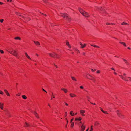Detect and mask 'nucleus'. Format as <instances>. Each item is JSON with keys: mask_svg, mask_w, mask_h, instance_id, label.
Here are the masks:
<instances>
[{"mask_svg": "<svg viewBox=\"0 0 131 131\" xmlns=\"http://www.w3.org/2000/svg\"><path fill=\"white\" fill-rule=\"evenodd\" d=\"M116 112L117 115L118 117L121 118H123L124 117V115L122 114L121 112L119 110H117Z\"/></svg>", "mask_w": 131, "mask_h": 131, "instance_id": "5", "label": "nucleus"}, {"mask_svg": "<svg viewBox=\"0 0 131 131\" xmlns=\"http://www.w3.org/2000/svg\"><path fill=\"white\" fill-rule=\"evenodd\" d=\"M34 114L35 116L36 117L38 118H39V117L37 115V113L35 112H34L33 113Z\"/></svg>", "mask_w": 131, "mask_h": 131, "instance_id": "11", "label": "nucleus"}, {"mask_svg": "<svg viewBox=\"0 0 131 131\" xmlns=\"http://www.w3.org/2000/svg\"><path fill=\"white\" fill-rule=\"evenodd\" d=\"M73 119H74L73 118L71 119V121H70L71 123H72V121L73 120Z\"/></svg>", "mask_w": 131, "mask_h": 131, "instance_id": "42", "label": "nucleus"}, {"mask_svg": "<svg viewBox=\"0 0 131 131\" xmlns=\"http://www.w3.org/2000/svg\"><path fill=\"white\" fill-rule=\"evenodd\" d=\"M71 77L72 78V80H73L75 81H76V79L74 77H72V76H71Z\"/></svg>", "mask_w": 131, "mask_h": 131, "instance_id": "30", "label": "nucleus"}, {"mask_svg": "<svg viewBox=\"0 0 131 131\" xmlns=\"http://www.w3.org/2000/svg\"><path fill=\"white\" fill-rule=\"evenodd\" d=\"M68 46V47L70 48L71 47V46L70 45H69V46Z\"/></svg>", "mask_w": 131, "mask_h": 131, "instance_id": "50", "label": "nucleus"}, {"mask_svg": "<svg viewBox=\"0 0 131 131\" xmlns=\"http://www.w3.org/2000/svg\"><path fill=\"white\" fill-rule=\"evenodd\" d=\"M8 52L11 54L15 56L16 57L17 56V53L15 50H13V49L11 50H10V51Z\"/></svg>", "mask_w": 131, "mask_h": 131, "instance_id": "3", "label": "nucleus"}, {"mask_svg": "<svg viewBox=\"0 0 131 131\" xmlns=\"http://www.w3.org/2000/svg\"><path fill=\"white\" fill-rule=\"evenodd\" d=\"M76 50L78 52H80L77 49V50Z\"/></svg>", "mask_w": 131, "mask_h": 131, "instance_id": "51", "label": "nucleus"}, {"mask_svg": "<svg viewBox=\"0 0 131 131\" xmlns=\"http://www.w3.org/2000/svg\"><path fill=\"white\" fill-rule=\"evenodd\" d=\"M93 130L92 126H91V130L89 131H92Z\"/></svg>", "mask_w": 131, "mask_h": 131, "instance_id": "34", "label": "nucleus"}, {"mask_svg": "<svg viewBox=\"0 0 131 131\" xmlns=\"http://www.w3.org/2000/svg\"><path fill=\"white\" fill-rule=\"evenodd\" d=\"M97 73H99L100 72V71L99 70H98L97 71Z\"/></svg>", "mask_w": 131, "mask_h": 131, "instance_id": "46", "label": "nucleus"}, {"mask_svg": "<svg viewBox=\"0 0 131 131\" xmlns=\"http://www.w3.org/2000/svg\"><path fill=\"white\" fill-rule=\"evenodd\" d=\"M111 69L113 70H114V71H115V70L113 68H111Z\"/></svg>", "mask_w": 131, "mask_h": 131, "instance_id": "43", "label": "nucleus"}, {"mask_svg": "<svg viewBox=\"0 0 131 131\" xmlns=\"http://www.w3.org/2000/svg\"><path fill=\"white\" fill-rule=\"evenodd\" d=\"M16 14L17 15H18V16H19L20 17H21L22 18H25V17H24V16H22L21 15L18 14L17 13H16Z\"/></svg>", "mask_w": 131, "mask_h": 131, "instance_id": "16", "label": "nucleus"}, {"mask_svg": "<svg viewBox=\"0 0 131 131\" xmlns=\"http://www.w3.org/2000/svg\"><path fill=\"white\" fill-rule=\"evenodd\" d=\"M100 108L101 111L103 113H106L108 114V113H107V112L106 111H103L102 109L100 107Z\"/></svg>", "mask_w": 131, "mask_h": 131, "instance_id": "22", "label": "nucleus"}, {"mask_svg": "<svg viewBox=\"0 0 131 131\" xmlns=\"http://www.w3.org/2000/svg\"><path fill=\"white\" fill-rule=\"evenodd\" d=\"M22 97L23 99H26L27 98L26 96L25 95H23L22 96Z\"/></svg>", "mask_w": 131, "mask_h": 131, "instance_id": "27", "label": "nucleus"}, {"mask_svg": "<svg viewBox=\"0 0 131 131\" xmlns=\"http://www.w3.org/2000/svg\"><path fill=\"white\" fill-rule=\"evenodd\" d=\"M14 39H16V40H17V39H18V40H21V38L20 37H15Z\"/></svg>", "mask_w": 131, "mask_h": 131, "instance_id": "24", "label": "nucleus"}, {"mask_svg": "<svg viewBox=\"0 0 131 131\" xmlns=\"http://www.w3.org/2000/svg\"><path fill=\"white\" fill-rule=\"evenodd\" d=\"M129 78V80L131 81V77H128Z\"/></svg>", "mask_w": 131, "mask_h": 131, "instance_id": "52", "label": "nucleus"}, {"mask_svg": "<svg viewBox=\"0 0 131 131\" xmlns=\"http://www.w3.org/2000/svg\"><path fill=\"white\" fill-rule=\"evenodd\" d=\"M97 9L99 10H100L101 11H104V9L101 7H97Z\"/></svg>", "mask_w": 131, "mask_h": 131, "instance_id": "13", "label": "nucleus"}, {"mask_svg": "<svg viewBox=\"0 0 131 131\" xmlns=\"http://www.w3.org/2000/svg\"><path fill=\"white\" fill-rule=\"evenodd\" d=\"M114 73L115 74V75H116L117 74V73H115V72H114Z\"/></svg>", "mask_w": 131, "mask_h": 131, "instance_id": "62", "label": "nucleus"}, {"mask_svg": "<svg viewBox=\"0 0 131 131\" xmlns=\"http://www.w3.org/2000/svg\"><path fill=\"white\" fill-rule=\"evenodd\" d=\"M65 104H66V106H68V104L67 103H66V102H65Z\"/></svg>", "mask_w": 131, "mask_h": 131, "instance_id": "49", "label": "nucleus"}, {"mask_svg": "<svg viewBox=\"0 0 131 131\" xmlns=\"http://www.w3.org/2000/svg\"><path fill=\"white\" fill-rule=\"evenodd\" d=\"M0 94H3V92H2L1 91H0Z\"/></svg>", "mask_w": 131, "mask_h": 131, "instance_id": "36", "label": "nucleus"}, {"mask_svg": "<svg viewBox=\"0 0 131 131\" xmlns=\"http://www.w3.org/2000/svg\"><path fill=\"white\" fill-rule=\"evenodd\" d=\"M73 112V111H71L70 112V114L72 116H73L74 115V113H73V114L72 113Z\"/></svg>", "mask_w": 131, "mask_h": 131, "instance_id": "20", "label": "nucleus"}, {"mask_svg": "<svg viewBox=\"0 0 131 131\" xmlns=\"http://www.w3.org/2000/svg\"><path fill=\"white\" fill-rule=\"evenodd\" d=\"M88 75H89V76H90V77H91V76L89 74H87L86 75V77H87V78H88V79H90V78H89V77H88Z\"/></svg>", "mask_w": 131, "mask_h": 131, "instance_id": "32", "label": "nucleus"}, {"mask_svg": "<svg viewBox=\"0 0 131 131\" xmlns=\"http://www.w3.org/2000/svg\"><path fill=\"white\" fill-rule=\"evenodd\" d=\"M67 112H65V115H66V116L67 115Z\"/></svg>", "mask_w": 131, "mask_h": 131, "instance_id": "54", "label": "nucleus"}, {"mask_svg": "<svg viewBox=\"0 0 131 131\" xmlns=\"http://www.w3.org/2000/svg\"><path fill=\"white\" fill-rule=\"evenodd\" d=\"M106 24L107 25H110V23H106Z\"/></svg>", "mask_w": 131, "mask_h": 131, "instance_id": "45", "label": "nucleus"}, {"mask_svg": "<svg viewBox=\"0 0 131 131\" xmlns=\"http://www.w3.org/2000/svg\"><path fill=\"white\" fill-rule=\"evenodd\" d=\"M80 88L81 89H83V87L82 86H80Z\"/></svg>", "mask_w": 131, "mask_h": 131, "instance_id": "41", "label": "nucleus"}, {"mask_svg": "<svg viewBox=\"0 0 131 131\" xmlns=\"http://www.w3.org/2000/svg\"><path fill=\"white\" fill-rule=\"evenodd\" d=\"M42 90L44 91L47 92L43 88H42Z\"/></svg>", "mask_w": 131, "mask_h": 131, "instance_id": "44", "label": "nucleus"}, {"mask_svg": "<svg viewBox=\"0 0 131 131\" xmlns=\"http://www.w3.org/2000/svg\"><path fill=\"white\" fill-rule=\"evenodd\" d=\"M83 124H82V126H84L83 125Z\"/></svg>", "mask_w": 131, "mask_h": 131, "instance_id": "59", "label": "nucleus"}, {"mask_svg": "<svg viewBox=\"0 0 131 131\" xmlns=\"http://www.w3.org/2000/svg\"><path fill=\"white\" fill-rule=\"evenodd\" d=\"M42 14L43 15H44L45 16H46V15H45V14H43V13H42Z\"/></svg>", "mask_w": 131, "mask_h": 131, "instance_id": "57", "label": "nucleus"}, {"mask_svg": "<svg viewBox=\"0 0 131 131\" xmlns=\"http://www.w3.org/2000/svg\"><path fill=\"white\" fill-rule=\"evenodd\" d=\"M49 55L51 57H53L54 58H59L58 55L57 54L55 53L54 52H53V53H49Z\"/></svg>", "mask_w": 131, "mask_h": 131, "instance_id": "4", "label": "nucleus"}, {"mask_svg": "<svg viewBox=\"0 0 131 131\" xmlns=\"http://www.w3.org/2000/svg\"><path fill=\"white\" fill-rule=\"evenodd\" d=\"M61 16L64 18L66 17L67 21H70L71 20L70 17H69L66 13H63L61 14Z\"/></svg>", "mask_w": 131, "mask_h": 131, "instance_id": "2", "label": "nucleus"}, {"mask_svg": "<svg viewBox=\"0 0 131 131\" xmlns=\"http://www.w3.org/2000/svg\"><path fill=\"white\" fill-rule=\"evenodd\" d=\"M66 45L68 46H69V42H66Z\"/></svg>", "mask_w": 131, "mask_h": 131, "instance_id": "38", "label": "nucleus"}, {"mask_svg": "<svg viewBox=\"0 0 131 131\" xmlns=\"http://www.w3.org/2000/svg\"><path fill=\"white\" fill-rule=\"evenodd\" d=\"M0 52L1 53H4V51L3 50H0Z\"/></svg>", "mask_w": 131, "mask_h": 131, "instance_id": "35", "label": "nucleus"}, {"mask_svg": "<svg viewBox=\"0 0 131 131\" xmlns=\"http://www.w3.org/2000/svg\"><path fill=\"white\" fill-rule=\"evenodd\" d=\"M89 130V128H88L86 130V131H88Z\"/></svg>", "mask_w": 131, "mask_h": 131, "instance_id": "61", "label": "nucleus"}, {"mask_svg": "<svg viewBox=\"0 0 131 131\" xmlns=\"http://www.w3.org/2000/svg\"><path fill=\"white\" fill-rule=\"evenodd\" d=\"M91 46H93L95 47H97V48H99L100 47L99 46H96V45H91Z\"/></svg>", "mask_w": 131, "mask_h": 131, "instance_id": "25", "label": "nucleus"}, {"mask_svg": "<svg viewBox=\"0 0 131 131\" xmlns=\"http://www.w3.org/2000/svg\"><path fill=\"white\" fill-rule=\"evenodd\" d=\"M91 70L92 71H94V70H93V69H91Z\"/></svg>", "mask_w": 131, "mask_h": 131, "instance_id": "53", "label": "nucleus"}, {"mask_svg": "<svg viewBox=\"0 0 131 131\" xmlns=\"http://www.w3.org/2000/svg\"><path fill=\"white\" fill-rule=\"evenodd\" d=\"M4 91L7 96H10V94L6 90H4Z\"/></svg>", "mask_w": 131, "mask_h": 131, "instance_id": "9", "label": "nucleus"}, {"mask_svg": "<svg viewBox=\"0 0 131 131\" xmlns=\"http://www.w3.org/2000/svg\"><path fill=\"white\" fill-rule=\"evenodd\" d=\"M30 126V125L27 123L25 122L24 124V126L25 127H28Z\"/></svg>", "mask_w": 131, "mask_h": 131, "instance_id": "7", "label": "nucleus"}, {"mask_svg": "<svg viewBox=\"0 0 131 131\" xmlns=\"http://www.w3.org/2000/svg\"><path fill=\"white\" fill-rule=\"evenodd\" d=\"M25 56L27 58L31 60V58H30V57L27 54V53H25Z\"/></svg>", "mask_w": 131, "mask_h": 131, "instance_id": "18", "label": "nucleus"}, {"mask_svg": "<svg viewBox=\"0 0 131 131\" xmlns=\"http://www.w3.org/2000/svg\"><path fill=\"white\" fill-rule=\"evenodd\" d=\"M128 49H130V48H129V47H128Z\"/></svg>", "mask_w": 131, "mask_h": 131, "instance_id": "60", "label": "nucleus"}, {"mask_svg": "<svg viewBox=\"0 0 131 131\" xmlns=\"http://www.w3.org/2000/svg\"><path fill=\"white\" fill-rule=\"evenodd\" d=\"M16 95L18 96H20V94L19 93L18 94H16Z\"/></svg>", "mask_w": 131, "mask_h": 131, "instance_id": "39", "label": "nucleus"}, {"mask_svg": "<svg viewBox=\"0 0 131 131\" xmlns=\"http://www.w3.org/2000/svg\"><path fill=\"white\" fill-rule=\"evenodd\" d=\"M54 64V65L56 66V67H57V66L55 64Z\"/></svg>", "mask_w": 131, "mask_h": 131, "instance_id": "56", "label": "nucleus"}, {"mask_svg": "<svg viewBox=\"0 0 131 131\" xmlns=\"http://www.w3.org/2000/svg\"><path fill=\"white\" fill-rule=\"evenodd\" d=\"M80 44L81 46V48H84L86 45V44H84V45L82 44L81 43H80Z\"/></svg>", "mask_w": 131, "mask_h": 131, "instance_id": "8", "label": "nucleus"}, {"mask_svg": "<svg viewBox=\"0 0 131 131\" xmlns=\"http://www.w3.org/2000/svg\"><path fill=\"white\" fill-rule=\"evenodd\" d=\"M83 54L84 55H85V53H84V52H83Z\"/></svg>", "mask_w": 131, "mask_h": 131, "instance_id": "58", "label": "nucleus"}, {"mask_svg": "<svg viewBox=\"0 0 131 131\" xmlns=\"http://www.w3.org/2000/svg\"><path fill=\"white\" fill-rule=\"evenodd\" d=\"M52 95H53V92H52Z\"/></svg>", "mask_w": 131, "mask_h": 131, "instance_id": "63", "label": "nucleus"}, {"mask_svg": "<svg viewBox=\"0 0 131 131\" xmlns=\"http://www.w3.org/2000/svg\"><path fill=\"white\" fill-rule=\"evenodd\" d=\"M3 20H4L3 19L0 20V21L1 23H2L3 22Z\"/></svg>", "mask_w": 131, "mask_h": 131, "instance_id": "40", "label": "nucleus"}, {"mask_svg": "<svg viewBox=\"0 0 131 131\" xmlns=\"http://www.w3.org/2000/svg\"><path fill=\"white\" fill-rule=\"evenodd\" d=\"M4 104H2L1 105H0V108L1 109H3V105Z\"/></svg>", "mask_w": 131, "mask_h": 131, "instance_id": "28", "label": "nucleus"}, {"mask_svg": "<svg viewBox=\"0 0 131 131\" xmlns=\"http://www.w3.org/2000/svg\"><path fill=\"white\" fill-rule=\"evenodd\" d=\"M85 128V126H81V129L80 131H84Z\"/></svg>", "mask_w": 131, "mask_h": 131, "instance_id": "10", "label": "nucleus"}, {"mask_svg": "<svg viewBox=\"0 0 131 131\" xmlns=\"http://www.w3.org/2000/svg\"><path fill=\"white\" fill-rule=\"evenodd\" d=\"M79 10L80 12L84 17H89V15L88 13L83 10L81 8H79Z\"/></svg>", "mask_w": 131, "mask_h": 131, "instance_id": "1", "label": "nucleus"}, {"mask_svg": "<svg viewBox=\"0 0 131 131\" xmlns=\"http://www.w3.org/2000/svg\"><path fill=\"white\" fill-rule=\"evenodd\" d=\"M85 112V111L84 110H80V113L83 116H84L85 115L84 114V113Z\"/></svg>", "mask_w": 131, "mask_h": 131, "instance_id": "6", "label": "nucleus"}, {"mask_svg": "<svg viewBox=\"0 0 131 131\" xmlns=\"http://www.w3.org/2000/svg\"><path fill=\"white\" fill-rule=\"evenodd\" d=\"M70 95L72 97H75L76 96V95H75L72 93H70Z\"/></svg>", "mask_w": 131, "mask_h": 131, "instance_id": "14", "label": "nucleus"}, {"mask_svg": "<svg viewBox=\"0 0 131 131\" xmlns=\"http://www.w3.org/2000/svg\"><path fill=\"white\" fill-rule=\"evenodd\" d=\"M119 43L123 45H124L125 46H126V44L124 42H120Z\"/></svg>", "mask_w": 131, "mask_h": 131, "instance_id": "21", "label": "nucleus"}, {"mask_svg": "<svg viewBox=\"0 0 131 131\" xmlns=\"http://www.w3.org/2000/svg\"><path fill=\"white\" fill-rule=\"evenodd\" d=\"M86 97L88 99V100L89 101V99H90V98L88 96H86Z\"/></svg>", "mask_w": 131, "mask_h": 131, "instance_id": "37", "label": "nucleus"}, {"mask_svg": "<svg viewBox=\"0 0 131 131\" xmlns=\"http://www.w3.org/2000/svg\"><path fill=\"white\" fill-rule=\"evenodd\" d=\"M126 64L127 65H129V63L128 62L127 63H126Z\"/></svg>", "mask_w": 131, "mask_h": 131, "instance_id": "47", "label": "nucleus"}, {"mask_svg": "<svg viewBox=\"0 0 131 131\" xmlns=\"http://www.w3.org/2000/svg\"><path fill=\"white\" fill-rule=\"evenodd\" d=\"M3 3L1 2H0V4L1 5H2V4H3Z\"/></svg>", "mask_w": 131, "mask_h": 131, "instance_id": "48", "label": "nucleus"}, {"mask_svg": "<svg viewBox=\"0 0 131 131\" xmlns=\"http://www.w3.org/2000/svg\"><path fill=\"white\" fill-rule=\"evenodd\" d=\"M111 24L112 25H114V23H112Z\"/></svg>", "mask_w": 131, "mask_h": 131, "instance_id": "64", "label": "nucleus"}, {"mask_svg": "<svg viewBox=\"0 0 131 131\" xmlns=\"http://www.w3.org/2000/svg\"><path fill=\"white\" fill-rule=\"evenodd\" d=\"M81 118L80 117L79 118H75V121L78 120V121H80L81 120Z\"/></svg>", "mask_w": 131, "mask_h": 131, "instance_id": "17", "label": "nucleus"}, {"mask_svg": "<svg viewBox=\"0 0 131 131\" xmlns=\"http://www.w3.org/2000/svg\"><path fill=\"white\" fill-rule=\"evenodd\" d=\"M120 77L121 78H122L124 80H125V78L123 77L122 76L120 75Z\"/></svg>", "mask_w": 131, "mask_h": 131, "instance_id": "33", "label": "nucleus"}, {"mask_svg": "<svg viewBox=\"0 0 131 131\" xmlns=\"http://www.w3.org/2000/svg\"><path fill=\"white\" fill-rule=\"evenodd\" d=\"M74 123L73 122H72L71 123V127H73V126L74 125Z\"/></svg>", "mask_w": 131, "mask_h": 131, "instance_id": "29", "label": "nucleus"}, {"mask_svg": "<svg viewBox=\"0 0 131 131\" xmlns=\"http://www.w3.org/2000/svg\"><path fill=\"white\" fill-rule=\"evenodd\" d=\"M121 24L122 25H128V24L127 23H125V22H123L121 23Z\"/></svg>", "mask_w": 131, "mask_h": 131, "instance_id": "19", "label": "nucleus"}, {"mask_svg": "<svg viewBox=\"0 0 131 131\" xmlns=\"http://www.w3.org/2000/svg\"><path fill=\"white\" fill-rule=\"evenodd\" d=\"M91 77H92V78H90V79L93 80V82H95V79L94 78L92 77V76Z\"/></svg>", "mask_w": 131, "mask_h": 131, "instance_id": "23", "label": "nucleus"}, {"mask_svg": "<svg viewBox=\"0 0 131 131\" xmlns=\"http://www.w3.org/2000/svg\"><path fill=\"white\" fill-rule=\"evenodd\" d=\"M123 75H125V76L126 75V74H125V73H124L123 74Z\"/></svg>", "mask_w": 131, "mask_h": 131, "instance_id": "55", "label": "nucleus"}, {"mask_svg": "<svg viewBox=\"0 0 131 131\" xmlns=\"http://www.w3.org/2000/svg\"><path fill=\"white\" fill-rule=\"evenodd\" d=\"M99 124V123H98L97 122H96L95 123V126H97Z\"/></svg>", "mask_w": 131, "mask_h": 131, "instance_id": "26", "label": "nucleus"}, {"mask_svg": "<svg viewBox=\"0 0 131 131\" xmlns=\"http://www.w3.org/2000/svg\"><path fill=\"white\" fill-rule=\"evenodd\" d=\"M122 59L125 62V63H126V64L127 63L128 61L124 59Z\"/></svg>", "mask_w": 131, "mask_h": 131, "instance_id": "31", "label": "nucleus"}, {"mask_svg": "<svg viewBox=\"0 0 131 131\" xmlns=\"http://www.w3.org/2000/svg\"><path fill=\"white\" fill-rule=\"evenodd\" d=\"M61 90L63 91L65 93H66L67 92V90L66 89L62 88Z\"/></svg>", "mask_w": 131, "mask_h": 131, "instance_id": "12", "label": "nucleus"}, {"mask_svg": "<svg viewBox=\"0 0 131 131\" xmlns=\"http://www.w3.org/2000/svg\"><path fill=\"white\" fill-rule=\"evenodd\" d=\"M37 45H40L38 41H33Z\"/></svg>", "mask_w": 131, "mask_h": 131, "instance_id": "15", "label": "nucleus"}]
</instances>
